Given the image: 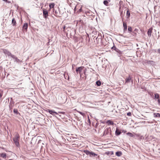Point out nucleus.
I'll list each match as a JSON object with an SVG mask.
<instances>
[{
    "label": "nucleus",
    "mask_w": 160,
    "mask_h": 160,
    "mask_svg": "<svg viewBox=\"0 0 160 160\" xmlns=\"http://www.w3.org/2000/svg\"><path fill=\"white\" fill-rule=\"evenodd\" d=\"M106 123L110 125H112L113 124V122L112 121H111L110 120H108L106 122Z\"/></svg>",
    "instance_id": "obj_23"
},
{
    "label": "nucleus",
    "mask_w": 160,
    "mask_h": 160,
    "mask_svg": "<svg viewBox=\"0 0 160 160\" xmlns=\"http://www.w3.org/2000/svg\"><path fill=\"white\" fill-rule=\"evenodd\" d=\"M111 129L110 128H106L103 132V136L111 135Z\"/></svg>",
    "instance_id": "obj_3"
},
{
    "label": "nucleus",
    "mask_w": 160,
    "mask_h": 160,
    "mask_svg": "<svg viewBox=\"0 0 160 160\" xmlns=\"http://www.w3.org/2000/svg\"><path fill=\"white\" fill-rule=\"evenodd\" d=\"M12 107H13V106H12V105L11 104V102H10V104L9 105V108L11 110L12 108Z\"/></svg>",
    "instance_id": "obj_32"
},
{
    "label": "nucleus",
    "mask_w": 160,
    "mask_h": 160,
    "mask_svg": "<svg viewBox=\"0 0 160 160\" xmlns=\"http://www.w3.org/2000/svg\"><path fill=\"white\" fill-rule=\"evenodd\" d=\"M66 24L64 25L63 27V31L66 32Z\"/></svg>",
    "instance_id": "obj_30"
},
{
    "label": "nucleus",
    "mask_w": 160,
    "mask_h": 160,
    "mask_svg": "<svg viewBox=\"0 0 160 160\" xmlns=\"http://www.w3.org/2000/svg\"><path fill=\"white\" fill-rule=\"evenodd\" d=\"M118 53H121L122 51L119 50L118 49H116V50H115Z\"/></svg>",
    "instance_id": "obj_33"
},
{
    "label": "nucleus",
    "mask_w": 160,
    "mask_h": 160,
    "mask_svg": "<svg viewBox=\"0 0 160 160\" xmlns=\"http://www.w3.org/2000/svg\"><path fill=\"white\" fill-rule=\"evenodd\" d=\"M112 49L113 50H114L115 51L116 50V49L117 48L114 46H113V47L112 48Z\"/></svg>",
    "instance_id": "obj_37"
},
{
    "label": "nucleus",
    "mask_w": 160,
    "mask_h": 160,
    "mask_svg": "<svg viewBox=\"0 0 160 160\" xmlns=\"http://www.w3.org/2000/svg\"><path fill=\"white\" fill-rule=\"evenodd\" d=\"M122 52H121V53H118L117 54V55L118 57H120L122 55Z\"/></svg>",
    "instance_id": "obj_35"
},
{
    "label": "nucleus",
    "mask_w": 160,
    "mask_h": 160,
    "mask_svg": "<svg viewBox=\"0 0 160 160\" xmlns=\"http://www.w3.org/2000/svg\"><path fill=\"white\" fill-rule=\"evenodd\" d=\"M43 17L46 18L48 16V12L47 10L45 9H43Z\"/></svg>",
    "instance_id": "obj_5"
},
{
    "label": "nucleus",
    "mask_w": 160,
    "mask_h": 160,
    "mask_svg": "<svg viewBox=\"0 0 160 160\" xmlns=\"http://www.w3.org/2000/svg\"><path fill=\"white\" fill-rule=\"evenodd\" d=\"M82 7H81L79 9L78 11H77V12L78 13H79L82 12Z\"/></svg>",
    "instance_id": "obj_31"
},
{
    "label": "nucleus",
    "mask_w": 160,
    "mask_h": 160,
    "mask_svg": "<svg viewBox=\"0 0 160 160\" xmlns=\"http://www.w3.org/2000/svg\"><path fill=\"white\" fill-rule=\"evenodd\" d=\"M54 6V3H51L49 4V6L50 9L53 8Z\"/></svg>",
    "instance_id": "obj_27"
},
{
    "label": "nucleus",
    "mask_w": 160,
    "mask_h": 160,
    "mask_svg": "<svg viewBox=\"0 0 160 160\" xmlns=\"http://www.w3.org/2000/svg\"><path fill=\"white\" fill-rule=\"evenodd\" d=\"M131 82L132 83V79L131 75H129L128 77L125 79V83H128L130 82Z\"/></svg>",
    "instance_id": "obj_4"
},
{
    "label": "nucleus",
    "mask_w": 160,
    "mask_h": 160,
    "mask_svg": "<svg viewBox=\"0 0 160 160\" xmlns=\"http://www.w3.org/2000/svg\"><path fill=\"white\" fill-rule=\"evenodd\" d=\"M9 75V74H7V77H8V75Z\"/></svg>",
    "instance_id": "obj_48"
},
{
    "label": "nucleus",
    "mask_w": 160,
    "mask_h": 160,
    "mask_svg": "<svg viewBox=\"0 0 160 160\" xmlns=\"http://www.w3.org/2000/svg\"><path fill=\"white\" fill-rule=\"evenodd\" d=\"M48 112L50 114H51L53 115H55V114H56V115L58 114V113L57 112H54V111H53L52 110H49Z\"/></svg>",
    "instance_id": "obj_12"
},
{
    "label": "nucleus",
    "mask_w": 160,
    "mask_h": 160,
    "mask_svg": "<svg viewBox=\"0 0 160 160\" xmlns=\"http://www.w3.org/2000/svg\"><path fill=\"white\" fill-rule=\"evenodd\" d=\"M130 12L128 10L127 12V13H126V16H127V18H129V17L130 16Z\"/></svg>",
    "instance_id": "obj_25"
},
{
    "label": "nucleus",
    "mask_w": 160,
    "mask_h": 160,
    "mask_svg": "<svg viewBox=\"0 0 160 160\" xmlns=\"http://www.w3.org/2000/svg\"><path fill=\"white\" fill-rule=\"evenodd\" d=\"M12 26H16V21L15 20V19L14 18H13L12 19Z\"/></svg>",
    "instance_id": "obj_16"
},
{
    "label": "nucleus",
    "mask_w": 160,
    "mask_h": 160,
    "mask_svg": "<svg viewBox=\"0 0 160 160\" xmlns=\"http://www.w3.org/2000/svg\"><path fill=\"white\" fill-rule=\"evenodd\" d=\"M158 53H160V48L158 50Z\"/></svg>",
    "instance_id": "obj_43"
},
{
    "label": "nucleus",
    "mask_w": 160,
    "mask_h": 160,
    "mask_svg": "<svg viewBox=\"0 0 160 160\" xmlns=\"http://www.w3.org/2000/svg\"><path fill=\"white\" fill-rule=\"evenodd\" d=\"M98 124H99V123H98V122L97 123H96V124L95 126V128H98Z\"/></svg>",
    "instance_id": "obj_39"
},
{
    "label": "nucleus",
    "mask_w": 160,
    "mask_h": 160,
    "mask_svg": "<svg viewBox=\"0 0 160 160\" xmlns=\"http://www.w3.org/2000/svg\"><path fill=\"white\" fill-rule=\"evenodd\" d=\"M28 27V23H24V24L22 27V28H23V29H24L27 31Z\"/></svg>",
    "instance_id": "obj_13"
},
{
    "label": "nucleus",
    "mask_w": 160,
    "mask_h": 160,
    "mask_svg": "<svg viewBox=\"0 0 160 160\" xmlns=\"http://www.w3.org/2000/svg\"><path fill=\"white\" fill-rule=\"evenodd\" d=\"M66 32L72 29L71 25L68 24H66Z\"/></svg>",
    "instance_id": "obj_7"
},
{
    "label": "nucleus",
    "mask_w": 160,
    "mask_h": 160,
    "mask_svg": "<svg viewBox=\"0 0 160 160\" xmlns=\"http://www.w3.org/2000/svg\"><path fill=\"white\" fill-rule=\"evenodd\" d=\"M12 58L14 59V62H21V61L20 60L18 59L17 57H16L15 55H13V56H12Z\"/></svg>",
    "instance_id": "obj_8"
},
{
    "label": "nucleus",
    "mask_w": 160,
    "mask_h": 160,
    "mask_svg": "<svg viewBox=\"0 0 160 160\" xmlns=\"http://www.w3.org/2000/svg\"><path fill=\"white\" fill-rule=\"evenodd\" d=\"M127 134L129 136H130L131 137H134V135L132 134V133L131 132H128L127 133Z\"/></svg>",
    "instance_id": "obj_24"
},
{
    "label": "nucleus",
    "mask_w": 160,
    "mask_h": 160,
    "mask_svg": "<svg viewBox=\"0 0 160 160\" xmlns=\"http://www.w3.org/2000/svg\"><path fill=\"white\" fill-rule=\"evenodd\" d=\"M122 155V153L120 151H118L116 152V155L120 157Z\"/></svg>",
    "instance_id": "obj_21"
},
{
    "label": "nucleus",
    "mask_w": 160,
    "mask_h": 160,
    "mask_svg": "<svg viewBox=\"0 0 160 160\" xmlns=\"http://www.w3.org/2000/svg\"><path fill=\"white\" fill-rule=\"evenodd\" d=\"M83 69V67H79L76 69V71L77 73H78V72L80 73L82 71Z\"/></svg>",
    "instance_id": "obj_9"
},
{
    "label": "nucleus",
    "mask_w": 160,
    "mask_h": 160,
    "mask_svg": "<svg viewBox=\"0 0 160 160\" xmlns=\"http://www.w3.org/2000/svg\"><path fill=\"white\" fill-rule=\"evenodd\" d=\"M96 83V84L98 86H100L101 85V82L99 80L97 81Z\"/></svg>",
    "instance_id": "obj_26"
},
{
    "label": "nucleus",
    "mask_w": 160,
    "mask_h": 160,
    "mask_svg": "<svg viewBox=\"0 0 160 160\" xmlns=\"http://www.w3.org/2000/svg\"><path fill=\"white\" fill-rule=\"evenodd\" d=\"M121 133V131H119L118 129H117L115 131V134L117 136H118Z\"/></svg>",
    "instance_id": "obj_17"
},
{
    "label": "nucleus",
    "mask_w": 160,
    "mask_h": 160,
    "mask_svg": "<svg viewBox=\"0 0 160 160\" xmlns=\"http://www.w3.org/2000/svg\"><path fill=\"white\" fill-rule=\"evenodd\" d=\"M13 112H14V113L15 114H16V115H19L20 116L21 115L20 113H19V112H18L17 109H14V110H13Z\"/></svg>",
    "instance_id": "obj_18"
},
{
    "label": "nucleus",
    "mask_w": 160,
    "mask_h": 160,
    "mask_svg": "<svg viewBox=\"0 0 160 160\" xmlns=\"http://www.w3.org/2000/svg\"><path fill=\"white\" fill-rule=\"evenodd\" d=\"M88 122L89 123V124H91V121H90V119L89 118V117L88 116Z\"/></svg>",
    "instance_id": "obj_41"
},
{
    "label": "nucleus",
    "mask_w": 160,
    "mask_h": 160,
    "mask_svg": "<svg viewBox=\"0 0 160 160\" xmlns=\"http://www.w3.org/2000/svg\"><path fill=\"white\" fill-rule=\"evenodd\" d=\"M152 62H153L152 61H149L147 62V63L148 64H151Z\"/></svg>",
    "instance_id": "obj_40"
},
{
    "label": "nucleus",
    "mask_w": 160,
    "mask_h": 160,
    "mask_svg": "<svg viewBox=\"0 0 160 160\" xmlns=\"http://www.w3.org/2000/svg\"><path fill=\"white\" fill-rule=\"evenodd\" d=\"M3 52L5 54L8 56H10L11 57H12V56L13 55L9 51L6 49H3Z\"/></svg>",
    "instance_id": "obj_6"
},
{
    "label": "nucleus",
    "mask_w": 160,
    "mask_h": 160,
    "mask_svg": "<svg viewBox=\"0 0 160 160\" xmlns=\"http://www.w3.org/2000/svg\"><path fill=\"white\" fill-rule=\"evenodd\" d=\"M128 30L130 32H131L132 31V28L130 26H128Z\"/></svg>",
    "instance_id": "obj_29"
},
{
    "label": "nucleus",
    "mask_w": 160,
    "mask_h": 160,
    "mask_svg": "<svg viewBox=\"0 0 160 160\" xmlns=\"http://www.w3.org/2000/svg\"><path fill=\"white\" fill-rule=\"evenodd\" d=\"M152 30V28H151L148 29V35L149 37H151V34Z\"/></svg>",
    "instance_id": "obj_10"
},
{
    "label": "nucleus",
    "mask_w": 160,
    "mask_h": 160,
    "mask_svg": "<svg viewBox=\"0 0 160 160\" xmlns=\"http://www.w3.org/2000/svg\"><path fill=\"white\" fill-rule=\"evenodd\" d=\"M103 4L106 6H108V2L107 0H104L103 1Z\"/></svg>",
    "instance_id": "obj_28"
},
{
    "label": "nucleus",
    "mask_w": 160,
    "mask_h": 160,
    "mask_svg": "<svg viewBox=\"0 0 160 160\" xmlns=\"http://www.w3.org/2000/svg\"><path fill=\"white\" fill-rule=\"evenodd\" d=\"M146 139L148 141H150L152 140V139H154V138L153 136H148L146 138Z\"/></svg>",
    "instance_id": "obj_19"
},
{
    "label": "nucleus",
    "mask_w": 160,
    "mask_h": 160,
    "mask_svg": "<svg viewBox=\"0 0 160 160\" xmlns=\"http://www.w3.org/2000/svg\"><path fill=\"white\" fill-rule=\"evenodd\" d=\"M134 135V137L136 136L137 137H138L140 136V134H139L135 133Z\"/></svg>",
    "instance_id": "obj_36"
},
{
    "label": "nucleus",
    "mask_w": 160,
    "mask_h": 160,
    "mask_svg": "<svg viewBox=\"0 0 160 160\" xmlns=\"http://www.w3.org/2000/svg\"><path fill=\"white\" fill-rule=\"evenodd\" d=\"M78 112L80 114H81V115H82V116H84V115H85V114L84 113H82V112H80V111H78Z\"/></svg>",
    "instance_id": "obj_34"
},
{
    "label": "nucleus",
    "mask_w": 160,
    "mask_h": 160,
    "mask_svg": "<svg viewBox=\"0 0 160 160\" xmlns=\"http://www.w3.org/2000/svg\"><path fill=\"white\" fill-rule=\"evenodd\" d=\"M42 142V141L40 140H39L38 142V143H41V142Z\"/></svg>",
    "instance_id": "obj_44"
},
{
    "label": "nucleus",
    "mask_w": 160,
    "mask_h": 160,
    "mask_svg": "<svg viewBox=\"0 0 160 160\" xmlns=\"http://www.w3.org/2000/svg\"><path fill=\"white\" fill-rule=\"evenodd\" d=\"M84 152L87 155H89L90 157L95 156H97V154L94 153L92 152H90L87 150H85L84 151Z\"/></svg>",
    "instance_id": "obj_2"
},
{
    "label": "nucleus",
    "mask_w": 160,
    "mask_h": 160,
    "mask_svg": "<svg viewBox=\"0 0 160 160\" xmlns=\"http://www.w3.org/2000/svg\"><path fill=\"white\" fill-rule=\"evenodd\" d=\"M101 123H105V121H101Z\"/></svg>",
    "instance_id": "obj_46"
},
{
    "label": "nucleus",
    "mask_w": 160,
    "mask_h": 160,
    "mask_svg": "<svg viewBox=\"0 0 160 160\" xmlns=\"http://www.w3.org/2000/svg\"><path fill=\"white\" fill-rule=\"evenodd\" d=\"M15 144L17 147L19 146V136L18 134H17L15 135V137L13 139Z\"/></svg>",
    "instance_id": "obj_1"
},
{
    "label": "nucleus",
    "mask_w": 160,
    "mask_h": 160,
    "mask_svg": "<svg viewBox=\"0 0 160 160\" xmlns=\"http://www.w3.org/2000/svg\"><path fill=\"white\" fill-rule=\"evenodd\" d=\"M74 11H75L76 10H77V6H76L75 7V8L74 9Z\"/></svg>",
    "instance_id": "obj_45"
},
{
    "label": "nucleus",
    "mask_w": 160,
    "mask_h": 160,
    "mask_svg": "<svg viewBox=\"0 0 160 160\" xmlns=\"http://www.w3.org/2000/svg\"><path fill=\"white\" fill-rule=\"evenodd\" d=\"M154 117L155 118H160V114L159 113H154L153 114Z\"/></svg>",
    "instance_id": "obj_22"
},
{
    "label": "nucleus",
    "mask_w": 160,
    "mask_h": 160,
    "mask_svg": "<svg viewBox=\"0 0 160 160\" xmlns=\"http://www.w3.org/2000/svg\"><path fill=\"white\" fill-rule=\"evenodd\" d=\"M123 27L124 28L123 31L125 32L127 31V25L126 23L123 22Z\"/></svg>",
    "instance_id": "obj_11"
},
{
    "label": "nucleus",
    "mask_w": 160,
    "mask_h": 160,
    "mask_svg": "<svg viewBox=\"0 0 160 160\" xmlns=\"http://www.w3.org/2000/svg\"><path fill=\"white\" fill-rule=\"evenodd\" d=\"M54 15L57 17H60L61 14L60 12H58V11H55L54 12Z\"/></svg>",
    "instance_id": "obj_14"
},
{
    "label": "nucleus",
    "mask_w": 160,
    "mask_h": 160,
    "mask_svg": "<svg viewBox=\"0 0 160 160\" xmlns=\"http://www.w3.org/2000/svg\"><path fill=\"white\" fill-rule=\"evenodd\" d=\"M0 156L3 158H5L6 157V154L5 153H2L0 154Z\"/></svg>",
    "instance_id": "obj_20"
},
{
    "label": "nucleus",
    "mask_w": 160,
    "mask_h": 160,
    "mask_svg": "<svg viewBox=\"0 0 160 160\" xmlns=\"http://www.w3.org/2000/svg\"><path fill=\"white\" fill-rule=\"evenodd\" d=\"M2 96V94L0 93V98H1Z\"/></svg>",
    "instance_id": "obj_47"
},
{
    "label": "nucleus",
    "mask_w": 160,
    "mask_h": 160,
    "mask_svg": "<svg viewBox=\"0 0 160 160\" xmlns=\"http://www.w3.org/2000/svg\"><path fill=\"white\" fill-rule=\"evenodd\" d=\"M122 12H121V16H122V21H123V18H122Z\"/></svg>",
    "instance_id": "obj_42"
},
{
    "label": "nucleus",
    "mask_w": 160,
    "mask_h": 160,
    "mask_svg": "<svg viewBox=\"0 0 160 160\" xmlns=\"http://www.w3.org/2000/svg\"><path fill=\"white\" fill-rule=\"evenodd\" d=\"M8 160H13L12 159H9Z\"/></svg>",
    "instance_id": "obj_49"
},
{
    "label": "nucleus",
    "mask_w": 160,
    "mask_h": 160,
    "mask_svg": "<svg viewBox=\"0 0 160 160\" xmlns=\"http://www.w3.org/2000/svg\"><path fill=\"white\" fill-rule=\"evenodd\" d=\"M127 115L128 116H131V113L130 112H128L127 113Z\"/></svg>",
    "instance_id": "obj_38"
},
{
    "label": "nucleus",
    "mask_w": 160,
    "mask_h": 160,
    "mask_svg": "<svg viewBox=\"0 0 160 160\" xmlns=\"http://www.w3.org/2000/svg\"><path fill=\"white\" fill-rule=\"evenodd\" d=\"M62 113H63V112H61ZM63 113H64V112H63Z\"/></svg>",
    "instance_id": "obj_50"
},
{
    "label": "nucleus",
    "mask_w": 160,
    "mask_h": 160,
    "mask_svg": "<svg viewBox=\"0 0 160 160\" xmlns=\"http://www.w3.org/2000/svg\"><path fill=\"white\" fill-rule=\"evenodd\" d=\"M155 96L154 99L156 100L158 98H159L160 97L159 96V94L157 93H156L154 94Z\"/></svg>",
    "instance_id": "obj_15"
}]
</instances>
